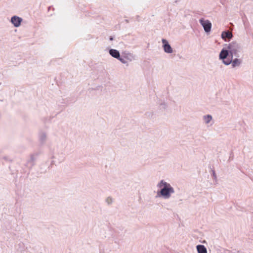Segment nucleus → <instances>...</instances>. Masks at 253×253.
<instances>
[{
	"label": "nucleus",
	"mask_w": 253,
	"mask_h": 253,
	"mask_svg": "<svg viewBox=\"0 0 253 253\" xmlns=\"http://www.w3.org/2000/svg\"><path fill=\"white\" fill-rule=\"evenodd\" d=\"M162 42L164 51L167 53H172L173 52V49L169 43L168 41L166 39H163L162 40Z\"/></svg>",
	"instance_id": "obj_6"
},
{
	"label": "nucleus",
	"mask_w": 253,
	"mask_h": 253,
	"mask_svg": "<svg viewBox=\"0 0 253 253\" xmlns=\"http://www.w3.org/2000/svg\"><path fill=\"white\" fill-rule=\"evenodd\" d=\"M42 137V139H43L45 137V134H43Z\"/></svg>",
	"instance_id": "obj_13"
},
{
	"label": "nucleus",
	"mask_w": 253,
	"mask_h": 253,
	"mask_svg": "<svg viewBox=\"0 0 253 253\" xmlns=\"http://www.w3.org/2000/svg\"><path fill=\"white\" fill-rule=\"evenodd\" d=\"M109 53L112 57L119 60L121 56L119 52L117 50L111 49L109 50Z\"/></svg>",
	"instance_id": "obj_9"
},
{
	"label": "nucleus",
	"mask_w": 253,
	"mask_h": 253,
	"mask_svg": "<svg viewBox=\"0 0 253 253\" xmlns=\"http://www.w3.org/2000/svg\"><path fill=\"white\" fill-rule=\"evenodd\" d=\"M212 117L211 115H207L203 116V120L206 124H208L212 120Z\"/></svg>",
	"instance_id": "obj_11"
},
{
	"label": "nucleus",
	"mask_w": 253,
	"mask_h": 253,
	"mask_svg": "<svg viewBox=\"0 0 253 253\" xmlns=\"http://www.w3.org/2000/svg\"><path fill=\"white\" fill-rule=\"evenodd\" d=\"M135 59L134 55L129 52L124 51L122 53L119 61L123 64H127L128 62H131Z\"/></svg>",
	"instance_id": "obj_4"
},
{
	"label": "nucleus",
	"mask_w": 253,
	"mask_h": 253,
	"mask_svg": "<svg viewBox=\"0 0 253 253\" xmlns=\"http://www.w3.org/2000/svg\"><path fill=\"white\" fill-rule=\"evenodd\" d=\"M157 188L158 190L156 197L164 199H169L175 193L173 186L164 179H162L158 182Z\"/></svg>",
	"instance_id": "obj_2"
},
{
	"label": "nucleus",
	"mask_w": 253,
	"mask_h": 253,
	"mask_svg": "<svg viewBox=\"0 0 253 253\" xmlns=\"http://www.w3.org/2000/svg\"><path fill=\"white\" fill-rule=\"evenodd\" d=\"M242 46L240 43L236 41L224 45L219 54V59H225L229 56L230 57H239L240 54L242 52Z\"/></svg>",
	"instance_id": "obj_1"
},
{
	"label": "nucleus",
	"mask_w": 253,
	"mask_h": 253,
	"mask_svg": "<svg viewBox=\"0 0 253 253\" xmlns=\"http://www.w3.org/2000/svg\"><path fill=\"white\" fill-rule=\"evenodd\" d=\"M221 37L225 42H227L232 38L233 34L232 32L229 31H225L222 32Z\"/></svg>",
	"instance_id": "obj_8"
},
{
	"label": "nucleus",
	"mask_w": 253,
	"mask_h": 253,
	"mask_svg": "<svg viewBox=\"0 0 253 253\" xmlns=\"http://www.w3.org/2000/svg\"><path fill=\"white\" fill-rule=\"evenodd\" d=\"M105 202H106V203L108 205H110L113 203V199L111 197H108L107 198H106V199L105 200Z\"/></svg>",
	"instance_id": "obj_12"
},
{
	"label": "nucleus",
	"mask_w": 253,
	"mask_h": 253,
	"mask_svg": "<svg viewBox=\"0 0 253 253\" xmlns=\"http://www.w3.org/2000/svg\"><path fill=\"white\" fill-rule=\"evenodd\" d=\"M222 62L225 65L228 66L231 64L233 68L240 67L242 64L243 60L239 57H230L229 58H225V59H220Z\"/></svg>",
	"instance_id": "obj_3"
},
{
	"label": "nucleus",
	"mask_w": 253,
	"mask_h": 253,
	"mask_svg": "<svg viewBox=\"0 0 253 253\" xmlns=\"http://www.w3.org/2000/svg\"><path fill=\"white\" fill-rule=\"evenodd\" d=\"M196 249L198 253H207V250L206 248L202 245H199L196 246Z\"/></svg>",
	"instance_id": "obj_10"
},
{
	"label": "nucleus",
	"mask_w": 253,
	"mask_h": 253,
	"mask_svg": "<svg viewBox=\"0 0 253 253\" xmlns=\"http://www.w3.org/2000/svg\"><path fill=\"white\" fill-rule=\"evenodd\" d=\"M10 22L14 27H18L22 22V19L17 16H13L11 18Z\"/></svg>",
	"instance_id": "obj_7"
},
{
	"label": "nucleus",
	"mask_w": 253,
	"mask_h": 253,
	"mask_svg": "<svg viewBox=\"0 0 253 253\" xmlns=\"http://www.w3.org/2000/svg\"><path fill=\"white\" fill-rule=\"evenodd\" d=\"M199 22L203 27L206 32L209 33L211 31V23L209 20H205L204 18H201L199 20Z\"/></svg>",
	"instance_id": "obj_5"
}]
</instances>
